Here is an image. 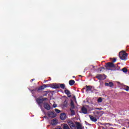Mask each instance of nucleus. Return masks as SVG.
Here are the masks:
<instances>
[{
    "instance_id": "obj_33",
    "label": "nucleus",
    "mask_w": 129,
    "mask_h": 129,
    "mask_svg": "<svg viewBox=\"0 0 129 129\" xmlns=\"http://www.w3.org/2000/svg\"><path fill=\"white\" fill-rule=\"evenodd\" d=\"M64 103H66H66H67V102H64Z\"/></svg>"
},
{
    "instance_id": "obj_15",
    "label": "nucleus",
    "mask_w": 129,
    "mask_h": 129,
    "mask_svg": "<svg viewBox=\"0 0 129 129\" xmlns=\"http://www.w3.org/2000/svg\"><path fill=\"white\" fill-rule=\"evenodd\" d=\"M89 116L92 121H96L97 120V119L95 117H93L91 115H89Z\"/></svg>"
},
{
    "instance_id": "obj_2",
    "label": "nucleus",
    "mask_w": 129,
    "mask_h": 129,
    "mask_svg": "<svg viewBox=\"0 0 129 129\" xmlns=\"http://www.w3.org/2000/svg\"><path fill=\"white\" fill-rule=\"evenodd\" d=\"M96 78H97L99 80H104L106 79V76L105 75L98 74L96 76Z\"/></svg>"
},
{
    "instance_id": "obj_3",
    "label": "nucleus",
    "mask_w": 129,
    "mask_h": 129,
    "mask_svg": "<svg viewBox=\"0 0 129 129\" xmlns=\"http://www.w3.org/2000/svg\"><path fill=\"white\" fill-rule=\"evenodd\" d=\"M69 125H70L71 129H76L75 127V124L73 123V121H70L68 122Z\"/></svg>"
},
{
    "instance_id": "obj_30",
    "label": "nucleus",
    "mask_w": 129,
    "mask_h": 129,
    "mask_svg": "<svg viewBox=\"0 0 129 129\" xmlns=\"http://www.w3.org/2000/svg\"><path fill=\"white\" fill-rule=\"evenodd\" d=\"M126 91H129V87L128 88L125 89Z\"/></svg>"
},
{
    "instance_id": "obj_22",
    "label": "nucleus",
    "mask_w": 129,
    "mask_h": 129,
    "mask_svg": "<svg viewBox=\"0 0 129 129\" xmlns=\"http://www.w3.org/2000/svg\"><path fill=\"white\" fill-rule=\"evenodd\" d=\"M122 71H123V72L124 73H126V72H127V69H126L125 68H124L122 69Z\"/></svg>"
},
{
    "instance_id": "obj_23",
    "label": "nucleus",
    "mask_w": 129,
    "mask_h": 129,
    "mask_svg": "<svg viewBox=\"0 0 129 129\" xmlns=\"http://www.w3.org/2000/svg\"><path fill=\"white\" fill-rule=\"evenodd\" d=\"M97 101L99 103L102 102V98L100 97L97 99Z\"/></svg>"
},
{
    "instance_id": "obj_34",
    "label": "nucleus",
    "mask_w": 129,
    "mask_h": 129,
    "mask_svg": "<svg viewBox=\"0 0 129 129\" xmlns=\"http://www.w3.org/2000/svg\"><path fill=\"white\" fill-rule=\"evenodd\" d=\"M93 68H94V66H92Z\"/></svg>"
},
{
    "instance_id": "obj_8",
    "label": "nucleus",
    "mask_w": 129,
    "mask_h": 129,
    "mask_svg": "<svg viewBox=\"0 0 129 129\" xmlns=\"http://www.w3.org/2000/svg\"><path fill=\"white\" fill-rule=\"evenodd\" d=\"M48 115L49 116V117H55V116H56V114L53 112L49 111L48 112Z\"/></svg>"
},
{
    "instance_id": "obj_26",
    "label": "nucleus",
    "mask_w": 129,
    "mask_h": 129,
    "mask_svg": "<svg viewBox=\"0 0 129 129\" xmlns=\"http://www.w3.org/2000/svg\"><path fill=\"white\" fill-rule=\"evenodd\" d=\"M46 99H47V98H42L41 99V100H40V101H41V100H42V101H44L46 100Z\"/></svg>"
},
{
    "instance_id": "obj_20",
    "label": "nucleus",
    "mask_w": 129,
    "mask_h": 129,
    "mask_svg": "<svg viewBox=\"0 0 129 129\" xmlns=\"http://www.w3.org/2000/svg\"><path fill=\"white\" fill-rule=\"evenodd\" d=\"M86 91H91V87L87 86L86 87Z\"/></svg>"
},
{
    "instance_id": "obj_35",
    "label": "nucleus",
    "mask_w": 129,
    "mask_h": 129,
    "mask_svg": "<svg viewBox=\"0 0 129 129\" xmlns=\"http://www.w3.org/2000/svg\"><path fill=\"white\" fill-rule=\"evenodd\" d=\"M79 76L81 77V76L80 75Z\"/></svg>"
},
{
    "instance_id": "obj_14",
    "label": "nucleus",
    "mask_w": 129,
    "mask_h": 129,
    "mask_svg": "<svg viewBox=\"0 0 129 129\" xmlns=\"http://www.w3.org/2000/svg\"><path fill=\"white\" fill-rule=\"evenodd\" d=\"M82 112H83V113H84V114H86L87 113V109L85 107H83L82 108Z\"/></svg>"
},
{
    "instance_id": "obj_18",
    "label": "nucleus",
    "mask_w": 129,
    "mask_h": 129,
    "mask_svg": "<svg viewBox=\"0 0 129 129\" xmlns=\"http://www.w3.org/2000/svg\"><path fill=\"white\" fill-rule=\"evenodd\" d=\"M63 129H70V128H69V126L67 124H64Z\"/></svg>"
},
{
    "instance_id": "obj_1",
    "label": "nucleus",
    "mask_w": 129,
    "mask_h": 129,
    "mask_svg": "<svg viewBox=\"0 0 129 129\" xmlns=\"http://www.w3.org/2000/svg\"><path fill=\"white\" fill-rule=\"evenodd\" d=\"M119 57L121 60L125 61L127 60V53L124 51H121L119 53Z\"/></svg>"
},
{
    "instance_id": "obj_12",
    "label": "nucleus",
    "mask_w": 129,
    "mask_h": 129,
    "mask_svg": "<svg viewBox=\"0 0 129 129\" xmlns=\"http://www.w3.org/2000/svg\"><path fill=\"white\" fill-rule=\"evenodd\" d=\"M77 129H84V127H82L81 124L79 122L77 123Z\"/></svg>"
},
{
    "instance_id": "obj_13",
    "label": "nucleus",
    "mask_w": 129,
    "mask_h": 129,
    "mask_svg": "<svg viewBox=\"0 0 129 129\" xmlns=\"http://www.w3.org/2000/svg\"><path fill=\"white\" fill-rule=\"evenodd\" d=\"M105 86H109V87H112L113 86V83L111 82L109 83H105Z\"/></svg>"
},
{
    "instance_id": "obj_11",
    "label": "nucleus",
    "mask_w": 129,
    "mask_h": 129,
    "mask_svg": "<svg viewBox=\"0 0 129 129\" xmlns=\"http://www.w3.org/2000/svg\"><path fill=\"white\" fill-rule=\"evenodd\" d=\"M64 93L68 95V97H71V93L69 90L66 89L64 90Z\"/></svg>"
},
{
    "instance_id": "obj_19",
    "label": "nucleus",
    "mask_w": 129,
    "mask_h": 129,
    "mask_svg": "<svg viewBox=\"0 0 129 129\" xmlns=\"http://www.w3.org/2000/svg\"><path fill=\"white\" fill-rule=\"evenodd\" d=\"M70 110H71V115H74L75 114V111L72 108H70Z\"/></svg>"
},
{
    "instance_id": "obj_9",
    "label": "nucleus",
    "mask_w": 129,
    "mask_h": 129,
    "mask_svg": "<svg viewBox=\"0 0 129 129\" xmlns=\"http://www.w3.org/2000/svg\"><path fill=\"white\" fill-rule=\"evenodd\" d=\"M49 86H50V85H43L42 86H41L38 88V90H42V89H45V88H46V87H49Z\"/></svg>"
},
{
    "instance_id": "obj_5",
    "label": "nucleus",
    "mask_w": 129,
    "mask_h": 129,
    "mask_svg": "<svg viewBox=\"0 0 129 129\" xmlns=\"http://www.w3.org/2000/svg\"><path fill=\"white\" fill-rule=\"evenodd\" d=\"M67 117V116L66 115V113H62L60 114V118L62 120H65V119H66Z\"/></svg>"
},
{
    "instance_id": "obj_32",
    "label": "nucleus",
    "mask_w": 129,
    "mask_h": 129,
    "mask_svg": "<svg viewBox=\"0 0 129 129\" xmlns=\"http://www.w3.org/2000/svg\"><path fill=\"white\" fill-rule=\"evenodd\" d=\"M39 103H42V102H38Z\"/></svg>"
},
{
    "instance_id": "obj_10",
    "label": "nucleus",
    "mask_w": 129,
    "mask_h": 129,
    "mask_svg": "<svg viewBox=\"0 0 129 129\" xmlns=\"http://www.w3.org/2000/svg\"><path fill=\"white\" fill-rule=\"evenodd\" d=\"M57 123H58V120L56 119H53L51 121V124H52V125H55L57 124Z\"/></svg>"
},
{
    "instance_id": "obj_4",
    "label": "nucleus",
    "mask_w": 129,
    "mask_h": 129,
    "mask_svg": "<svg viewBox=\"0 0 129 129\" xmlns=\"http://www.w3.org/2000/svg\"><path fill=\"white\" fill-rule=\"evenodd\" d=\"M106 67L107 69H108V68H114V64H113V62H107L106 63Z\"/></svg>"
},
{
    "instance_id": "obj_24",
    "label": "nucleus",
    "mask_w": 129,
    "mask_h": 129,
    "mask_svg": "<svg viewBox=\"0 0 129 129\" xmlns=\"http://www.w3.org/2000/svg\"><path fill=\"white\" fill-rule=\"evenodd\" d=\"M55 111L57 112V113H60V110H59L58 109H55Z\"/></svg>"
},
{
    "instance_id": "obj_25",
    "label": "nucleus",
    "mask_w": 129,
    "mask_h": 129,
    "mask_svg": "<svg viewBox=\"0 0 129 129\" xmlns=\"http://www.w3.org/2000/svg\"><path fill=\"white\" fill-rule=\"evenodd\" d=\"M116 61V58H113L112 60V63H114Z\"/></svg>"
},
{
    "instance_id": "obj_21",
    "label": "nucleus",
    "mask_w": 129,
    "mask_h": 129,
    "mask_svg": "<svg viewBox=\"0 0 129 129\" xmlns=\"http://www.w3.org/2000/svg\"><path fill=\"white\" fill-rule=\"evenodd\" d=\"M103 70H104V68H99V69H98V72H101L103 71Z\"/></svg>"
},
{
    "instance_id": "obj_28",
    "label": "nucleus",
    "mask_w": 129,
    "mask_h": 129,
    "mask_svg": "<svg viewBox=\"0 0 129 129\" xmlns=\"http://www.w3.org/2000/svg\"><path fill=\"white\" fill-rule=\"evenodd\" d=\"M71 105H74V102H73V101H71Z\"/></svg>"
},
{
    "instance_id": "obj_27",
    "label": "nucleus",
    "mask_w": 129,
    "mask_h": 129,
    "mask_svg": "<svg viewBox=\"0 0 129 129\" xmlns=\"http://www.w3.org/2000/svg\"><path fill=\"white\" fill-rule=\"evenodd\" d=\"M74 108H75L74 105H71V108L72 109H73Z\"/></svg>"
},
{
    "instance_id": "obj_16",
    "label": "nucleus",
    "mask_w": 129,
    "mask_h": 129,
    "mask_svg": "<svg viewBox=\"0 0 129 129\" xmlns=\"http://www.w3.org/2000/svg\"><path fill=\"white\" fill-rule=\"evenodd\" d=\"M69 83L70 85L72 86V85H74V84L75 83V81H74L73 80H71L69 81Z\"/></svg>"
},
{
    "instance_id": "obj_31",
    "label": "nucleus",
    "mask_w": 129,
    "mask_h": 129,
    "mask_svg": "<svg viewBox=\"0 0 129 129\" xmlns=\"http://www.w3.org/2000/svg\"><path fill=\"white\" fill-rule=\"evenodd\" d=\"M107 124H109V123H104V125H107Z\"/></svg>"
},
{
    "instance_id": "obj_6",
    "label": "nucleus",
    "mask_w": 129,
    "mask_h": 129,
    "mask_svg": "<svg viewBox=\"0 0 129 129\" xmlns=\"http://www.w3.org/2000/svg\"><path fill=\"white\" fill-rule=\"evenodd\" d=\"M44 107L45 108V109H47V110H50L51 109V106L48 103H44Z\"/></svg>"
},
{
    "instance_id": "obj_7",
    "label": "nucleus",
    "mask_w": 129,
    "mask_h": 129,
    "mask_svg": "<svg viewBox=\"0 0 129 129\" xmlns=\"http://www.w3.org/2000/svg\"><path fill=\"white\" fill-rule=\"evenodd\" d=\"M49 86L52 87V88H59V84H49Z\"/></svg>"
},
{
    "instance_id": "obj_17",
    "label": "nucleus",
    "mask_w": 129,
    "mask_h": 129,
    "mask_svg": "<svg viewBox=\"0 0 129 129\" xmlns=\"http://www.w3.org/2000/svg\"><path fill=\"white\" fill-rule=\"evenodd\" d=\"M59 88H61V89H65V84H59Z\"/></svg>"
},
{
    "instance_id": "obj_29",
    "label": "nucleus",
    "mask_w": 129,
    "mask_h": 129,
    "mask_svg": "<svg viewBox=\"0 0 129 129\" xmlns=\"http://www.w3.org/2000/svg\"><path fill=\"white\" fill-rule=\"evenodd\" d=\"M57 107V105L53 104V107Z\"/></svg>"
}]
</instances>
